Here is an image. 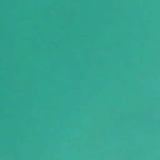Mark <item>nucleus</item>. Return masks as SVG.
<instances>
[{"label": "nucleus", "mask_w": 160, "mask_h": 160, "mask_svg": "<svg viewBox=\"0 0 160 160\" xmlns=\"http://www.w3.org/2000/svg\"><path fill=\"white\" fill-rule=\"evenodd\" d=\"M48 6H50V0H48Z\"/></svg>", "instance_id": "nucleus-1"}]
</instances>
